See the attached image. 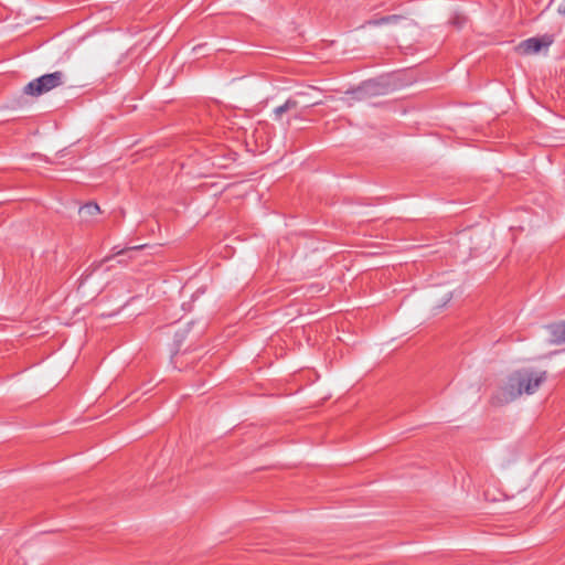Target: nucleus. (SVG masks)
Listing matches in <instances>:
<instances>
[{
  "mask_svg": "<svg viewBox=\"0 0 565 565\" xmlns=\"http://www.w3.org/2000/svg\"><path fill=\"white\" fill-rule=\"evenodd\" d=\"M551 339L550 342L553 344L565 343V322L554 323L547 327Z\"/></svg>",
  "mask_w": 565,
  "mask_h": 565,
  "instance_id": "obj_4",
  "label": "nucleus"
},
{
  "mask_svg": "<svg viewBox=\"0 0 565 565\" xmlns=\"http://www.w3.org/2000/svg\"><path fill=\"white\" fill-rule=\"evenodd\" d=\"M285 105L289 111L291 109H295L298 106V103H297V100L289 98L286 100Z\"/></svg>",
  "mask_w": 565,
  "mask_h": 565,
  "instance_id": "obj_8",
  "label": "nucleus"
},
{
  "mask_svg": "<svg viewBox=\"0 0 565 565\" xmlns=\"http://www.w3.org/2000/svg\"><path fill=\"white\" fill-rule=\"evenodd\" d=\"M64 83L65 74L61 71H56L31 81L24 86L23 93L32 97H39L58 86H62Z\"/></svg>",
  "mask_w": 565,
  "mask_h": 565,
  "instance_id": "obj_2",
  "label": "nucleus"
},
{
  "mask_svg": "<svg viewBox=\"0 0 565 565\" xmlns=\"http://www.w3.org/2000/svg\"><path fill=\"white\" fill-rule=\"evenodd\" d=\"M401 18H402L401 15L393 14V15L383 17L381 19L369 20L365 24L366 25H382V24H387V23H395L398 20H401Z\"/></svg>",
  "mask_w": 565,
  "mask_h": 565,
  "instance_id": "obj_6",
  "label": "nucleus"
},
{
  "mask_svg": "<svg viewBox=\"0 0 565 565\" xmlns=\"http://www.w3.org/2000/svg\"><path fill=\"white\" fill-rule=\"evenodd\" d=\"M362 93H363L362 88H360V89H358V90L355 92V94H356V95H359V96H360V95H362Z\"/></svg>",
  "mask_w": 565,
  "mask_h": 565,
  "instance_id": "obj_10",
  "label": "nucleus"
},
{
  "mask_svg": "<svg viewBox=\"0 0 565 565\" xmlns=\"http://www.w3.org/2000/svg\"><path fill=\"white\" fill-rule=\"evenodd\" d=\"M100 212L99 206L96 203H87L79 209V214L85 221H89L92 217Z\"/></svg>",
  "mask_w": 565,
  "mask_h": 565,
  "instance_id": "obj_5",
  "label": "nucleus"
},
{
  "mask_svg": "<svg viewBox=\"0 0 565 565\" xmlns=\"http://www.w3.org/2000/svg\"><path fill=\"white\" fill-rule=\"evenodd\" d=\"M142 246H135V247H131V249H139L141 248Z\"/></svg>",
  "mask_w": 565,
  "mask_h": 565,
  "instance_id": "obj_11",
  "label": "nucleus"
},
{
  "mask_svg": "<svg viewBox=\"0 0 565 565\" xmlns=\"http://www.w3.org/2000/svg\"><path fill=\"white\" fill-rule=\"evenodd\" d=\"M286 111H288V109H287L285 104L276 107L275 110H274L275 119H280L282 114H285Z\"/></svg>",
  "mask_w": 565,
  "mask_h": 565,
  "instance_id": "obj_7",
  "label": "nucleus"
},
{
  "mask_svg": "<svg viewBox=\"0 0 565 565\" xmlns=\"http://www.w3.org/2000/svg\"><path fill=\"white\" fill-rule=\"evenodd\" d=\"M548 43H543L537 38H531L521 42L518 46V50L523 54H534L541 51V49Z\"/></svg>",
  "mask_w": 565,
  "mask_h": 565,
  "instance_id": "obj_3",
  "label": "nucleus"
},
{
  "mask_svg": "<svg viewBox=\"0 0 565 565\" xmlns=\"http://www.w3.org/2000/svg\"><path fill=\"white\" fill-rule=\"evenodd\" d=\"M545 371L535 369H522L512 373L507 383L492 396V403L503 405L510 403L522 394H534L546 381Z\"/></svg>",
  "mask_w": 565,
  "mask_h": 565,
  "instance_id": "obj_1",
  "label": "nucleus"
},
{
  "mask_svg": "<svg viewBox=\"0 0 565 565\" xmlns=\"http://www.w3.org/2000/svg\"><path fill=\"white\" fill-rule=\"evenodd\" d=\"M557 11H558V13L565 15V1L562 4H559Z\"/></svg>",
  "mask_w": 565,
  "mask_h": 565,
  "instance_id": "obj_9",
  "label": "nucleus"
}]
</instances>
